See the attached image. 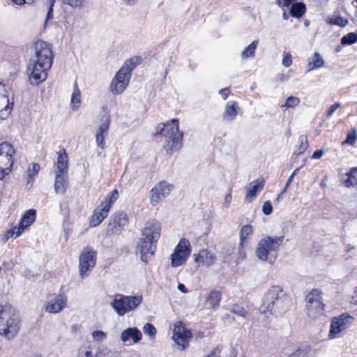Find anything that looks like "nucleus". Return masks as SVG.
<instances>
[{
    "mask_svg": "<svg viewBox=\"0 0 357 357\" xmlns=\"http://www.w3.org/2000/svg\"><path fill=\"white\" fill-rule=\"evenodd\" d=\"M290 307V299L280 286H272L266 292L261 305L264 313L282 315Z\"/></svg>",
    "mask_w": 357,
    "mask_h": 357,
    "instance_id": "obj_1",
    "label": "nucleus"
},
{
    "mask_svg": "<svg viewBox=\"0 0 357 357\" xmlns=\"http://www.w3.org/2000/svg\"><path fill=\"white\" fill-rule=\"evenodd\" d=\"M142 61V59L139 56H135L125 61L110 83L109 90L114 95L121 94L125 91L129 84L132 71Z\"/></svg>",
    "mask_w": 357,
    "mask_h": 357,
    "instance_id": "obj_2",
    "label": "nucleus"
},
{
    "mask_svg": "<svg viewBox=\"0 0 357 357\" xmlns=\"http://www.w3.org/2000/svg\"><path fill=\"white\" fill-rule=\"evenodd\" d=\"M158 134L165 138L164 149L168 154L178 151L181 147L183 132L179 131L178 119H173L163 124Z\"/></svg>",
    "mask_w": 357,
    "mask_h": 357,
    "instance_id": "obj_3",
    "label": "nucleus"
},
{
    "mask_svg": "<svg viewBox=\"0 0 357 357\" xmlns=\"http://www.w3.org/2000/svg\"><path fill=\"white\" fill-rule=\"evenodd\" d=\"M20 319L15 309L0 305V335L13 337L20 330Z\"/></svg>",
    "mask_w": 357,
    "mask_h": 357,
    "instance_id": "obj_4",
    "label": "nucleus"
},
{
    "mask_svg": "<svg viewBox=\"0 0 357 357\" xmlns=\"http://www.w3.org/2000/svg\"><path fill=\"white\" fill-rule=\"evenodd\" d=\"M284 236H266L260 239L255 250L256 257L262 261L268 259L271 252H277L282 244Z\"/></svg>",
    "mask_w": 357,
    "mask_h": 357,
    "instance_id": "obj_5",
    "label": "nucleus"
},
{
    "mask_svg": "<svg viewBox=\"0 0 357 357\" xmlns=\"http://www.w3.org/2000/svg\"><path fill=\"white\" fill-rule=\"evenodd\" d=\"M142 296H123L116 294L111 305L119 316H123L135 310L142 302Z\"/></svg>",
    "mask_w": 357,
    "mask_h": 357,
    "instance_id": "obj_6",
    "label": "nucleus"
},
{
    "mask_svg": "<svg viewBox=\"0 0 357 357\" xmlns=\"http://www.w3.org/2000/svg\"><path fill=\"white\" fill-rule=\"evenodd\" d=\"M322 292L318 289H313L305 298V310L307 316L312 319L319 317L324 314V304Z\"/></svg>",
    "mask_w": 357,
    "mask_h": 357,
    "instance_id": "obj_7",
    "label": "nucleus"
},
{
    "mask_svg": "<svg viewBox=\"0 0 357 357\" xmlns=\"http://www.w3.org/2000/svg\"><path fill=\"white\" fill-rule=\"evenodd\" d=\"M52 47L50 43L43 40H38L33 46V54L30 61L42 63L43 66H52L53 63Z\"/></svg>",
    "mask_w": 357,
    "mask_h": 357,
    "instance_id": "obj_8",
    "label": "nucleus"
},
{
    "mask_svg": "<svg viewBox=\"0 0 357 357\" xmlns=\"http://www.w3.org/2000/svg\"><path fill=\"white\" fill-rule=\"evenodd\" d=\"M14 153L15 150L10 143L3 142L0 144V180L11 172Z\"/></svg>",
    "mask_w": 357,
    "mask_h": 357,
    "instance_id": "obj_9",
    "label": "nucleus"
},
{
    "mask_svg": "<svg viewBox=\"0 0 357 357\" xmlns=\"http://www.w3.org/2000/svg\"><path fill=\"white\" fill-rule=\"evenodd\" d=\"M97 252L89 247L83 249L79 256V271L82 279L87 278L96 263Z\"/></svg>",
    "mask_w": 357,
    "mask_h": 357,
    "instance_id": "obj_10",
    "label": "nucleus"
},
{
    "mask_svg": "<svg viewBox=\"0 0 357 357\" xmlns=\"http://www.w3.org/2000/svg\"><path fill=\"white\" fill-rule=\"evenodd\" d=\"M354 320V318L347 313L333 317L331 323L328 334L330 339L342 337V333L350 327Z\"/></svg>",
    "mask_w": 357,
    "mask_h": 357,
    "instance_id": "obj_11",
    "label": "nucleus"
},
{
    "mask_svg": "<svg viewBox=\"0 0 357 357\" xmlns=\"http://www.w3.org/2000/svg\"><path fill=\"white\" fill-rule=\"evenodd\" d=\"M52 66H43L29 60L27 67V73L29 75V80L31 85H38L46 80L47 77V71Z\"/></svg>",
    "mask_w": 357,
    "mask_h": 357,
    "instance_id": "obj_12",
    "label": "nucleus"
},
{
    "mask_svg": "<svg viewBox=\"0 0 357 357\" xmlns=\"http://www.w3.org/2000/svg\"><path fill=\"white\" fill-rule=\"evenodd\" d=\"M191 252L190 243L186 238H181L171 255L172 266L177 267L183 264Z\"/></svg>",
    "mask_w": 357,
    "mask_h": 357,
    "instance_id": "obj_13",
    "label": "nucleus"
},
{
    "mask_svg": "<svg viewBox=\"0 0 357 357\" xmlns=\"http://www.w3.org/2000/svg\"><path fill=\"white\" fill-rule=\"evenodd\" d=\"M157 243L142 236L139 238L136 248V253L140 255L141 260L147 263L156 250Z\"/></svg>",
    "mask_w": 357,
    "mask_h": 357,
    "instance_id": "obj_14",
    "label": "nucleus"
},
{
    "mask_svg": "<svg viewBox=\"0 0 357 357\" xmlns=\"http://www.w3.org/2000/svg\"><path fill=\"white\" fill-rule=\"evenodd\" d=\"M172 189V185L166 181L159 182L151 190L150 203L152 206H156L159 202L167 197Z\"/></svg>",
    "mask_w": 357,
    "mask_h": 357,
    "instance_id": "obj_15",
    "label": "nucleus"
},
{
    "mask_svg": "<svg viewBox=\"0 0 357 357\" xmlns=\"http://www.w3.org/2000/svg\"><path fill=\"white\" fill-rule=\"evenodd\" d=\"M191 337L192 333L183 326L181 322L175 325L172 339L181 347V350H184L188 347V342Z\"/></svg>",
    "mask_w": 357,
    "mask_h": 357,
    "instance_id": "obj_16",
    "label": "nucleus"
},
{
    "mask_svg": "<svg viewBox=\"0 0 357 357\" xmlns=\"http://www.w3.org/2000/svg\"><path fill=\"white\" fill-rule=\"evenodd\" d=\"M160 223L155 219H150L146 222L144 227L142 230V236L145 237V239L158 243L160 236Z\"/></svg>",
    "mask_w": 357,
    "mask_h": 357,
    "instance_id": "obj_17",
    "label": "nucleus"
},
{
    "mask_svg": "<svg viewBox=\"0 0 357 357\" xmlns=\"http://www.w3.org/2000/svg\"><path fill=\"white\" fill-rule=\"evenodd\" d=\"M68 298L65 294H59L50 298L45 304V310L50 314H57L66 306Z\"/></svg>",
    "mask_w": 357,
    "mask_h": 357,
    "instance_id": "obj_18",
    "label": "nucleus"
},
{
    "mask_svg": "<svg viewBox=\"0 0 357 357\" xmlns=\"http://www.w3.org/2000/svg\"><path fill=\"white\" fill-rule=\"evenodd\" d=\"M128 218L127 214L123 211L116 212L112 217L107 229V235L121 231L128 223Z\"/></svg>",
    "mask_w": 357,
    "mask_h": 357,
    "instance_id": "obj_19",
    "label": "nucleus"
},
{
    "mask_svg": "<svg viewBox=\"0 0 357 357\" xmlns=\"http://www.w3.org/2000/svg\"><path fill=\"white\" fill-rule=\"evenodd\" d=\"M141 331L136 327L128 328L123 331L120 339L123 342H127L132 340L133 344L139 342L142 339Z\"/></svg>",
    "mask_w": 357,
    "mask_h": 357,
    "instance_id": "obj_20",
    "label": "nucleus"
},
{
    "mask_svg": "<svg viewBox=\"0 0 357 357\" xmlns=\"http://www.w3.org/2000/svg\"><path fill=\"white\" fill-rule=\"evenodd\" d=\"M36 211L35 209H29L22 215L19 227H17V236H20L24 230L30 226L36 220Z\"/></svg>",
    "mask_w": 357,
    "mask_h": 357,
    "instance_id": "obj_21",
    "label": "nucleus"
},
{
    "mask_svg": "<svg viewBox=\"0 0 357 357\" xmlns=\"http://www.w3.org/2000/svg\"><path fill=\"white\" fill-rule=\"evenodd\" d=\"M68 185L67 173H55L54 189L56 194H63Z\"/></svg>",
    "mask_w": 357,
    "mask_h": 357,
    "instance_id": "obj_22",
    "label": "nucleus"
},
{
    "mask_svg": "<svg viewBox=\"0 0 357 357\" xmlns=\"http://www.w3.org/2000/svg\"><path fill=\"white\" fill-rule=\"evenodd\" d=\"M264 186V180H256L250 184L247 188V193L245 197V202H251L257 195V192L261 191Z\"/></svg>",
    "mask_w": 357,
    "mask_h": 357,
    "instance_id": "obj_23",
    "label": "nucleus"
},
{
    "mask_svg": "<svg viewBox=\"0 0 357 357\" xmlns=\"http://www.w3.org/2000/svg\"><path fill=\"white\" fill-rule=\"evenodd\" d=\"M108 208V206H101L100 205V207L95 209L90 222V225L91 227H96L102 222V220L107 216L108 212L109 211Z\"/></svg>",
    "mask_w": 357,
    "mask_h": 357,
    "instance_id": "obj_24",
    "label": "nucleus"
},
{
    "mask_svg": "<svg viewBox=\"0 0 357 357\" xmlns=\"http://www.w3.org/2000/svg\"><path fill=\"white\" fill-rule=\"evenodd\" d=\"M13 105V102H9L8 92L5 85L0 82V112H1L2 109H4L5 112H6V114L8 115L12 110Z\"/></svg>",
    "mask_w": 357,
    "mask_h": 357,
    "instance_id": "obj_25",
    "label": "nucleus"
},
{
    "mask_svg": "<svg viewBox=\"0 0 357 357\" xmlns=\"http://www.w3.org/2000/svg\"><path fill=\"white\" fill-rule=\"evenodd\" d=\"M196 261H199L203 266L209 267L215 263V256L208 250H202L195 258Z\"/></svg>",
    "mask_w": 357,
    "mask_h": 357,
    "instance_id": "obj_26",
    "label": "nucleus"
},
{
    "mask_svg": "<svg viewBox=\"0 0 357 357\" xmlns=\"http://www.w3.org/2000/svg\"><path fill=\"white\" fill-rule=\"evenodd\" d=\"M68 169V155L65 149L60 150L58 154L55 173H67Z\"/></svg>",
    "mask_w": 357,
    "mask_h": 357,
    "instance_id": "obj_27",
    "label": "nucleus"
},
{
    "mask_svg": "<svg viewBox=\"0 0 357 357\" xmlns=\"http://www.w3.org/2000/svg\"><path fill=\"white\" fill-rule=\"evenodd\" d=\"M238 103L235 101H229L225 106V111L222 114V119L226 121H231L238 114Z\"/></svg>",
    "mask_w": 357,
    "mask_h": 357,
    "instance_id": "obj_28",
    "label": "nucleus"
},
{
    "mask_svg": "<svg viewBox=\"0 0 357 357\" xmlns=\"http://www.w3.org/2000/svg\"><path fill=\"white\" fill-rule=\"evenodd\" d=\"M324 65V60L319 53L315 52L311 58L308 59V71L315 68H319Z\"/></svg>",
    "mask_w": 357,
    "mask_h": 357,
    "instance_id": "obj_29",
    "label": "nucleus"
},
{
    "mask_svg": "<svg viewBox=\"0 0 357 357\" xmlns=\"http://www.w3.org/2000/svg\"><path fill=\"white\" fill-rule=\"evenodd\" d=\"M220 300V292L218 291H211L209 296L207 298L206 303L210 307L215 309L216 307L219 305Z\"/></svg>",
    "mask_w": 357,
    "mask_h": 357,
    "instance_id": "obj_30",
    "label": "nucleus"
},
{
    "mask_svg": "<svg viewBox=\"0 0 357 357\" xmlns=\"http://www.w3.org/2000/svg\"><path fill=\"white\" fill-rule=\"evenodd\" d=\"M305 11V4L302 2L293 3L290 8L289 13L292 17H301Z\"/></svg>",
    "mask_w": 357,
    "mask_h": 357,
    "instance_id": "obj_31",
    "label": "nucleus"
},
{
    "mask_svg": "<svg viewBox=\"0 0 357 357\" xmlns=\"http://www.w3.org/2000/svg\"><path fill=\"white\" fill-rule=\"evenodd\" d=\"M258 43V40H254L247 47H245L241 54L242 59L254 57Z\"/></svg>",
    "mask_w": 357,
    "mask_h": 357,
    "instance_id": "obj_32",
    "label": "nucleus"
},
{
    "mask_svg": "<svg viewBox=\"0 0 357 357\" xmlns=\"http://www.w3.org/2000/svg\"><path fill=\"white\" fill-rule=\"evenodd\" d=\"M347 178L344 181V185L347 188L357 185V168H353L347 174Z\"/></svg>",
    "mask_w": 357,
    "mask_h": 357,
    "instance_id": "obj_33",
    "label": "nucleus"
},
{
    "mask_svg": "<svg viewBox=\"0 0 357 357\" xmlns=\"http://www.w3.org/2000/svg\"><path fill=\"white\" fill-rule=\"evenodd\" d=\"M110 125V119L109 116H105L102 119V123L99 126L96 134L99 135L106 136Z\"/></svg>",
    "mask_w": 357,
    "mask_h": 357,
    "instance_id": "obj_34",
    "label": "nucleus"
},
{
    "mask_svg": "<svg viewBox=\"0 0 357 357\" xmlns=\"http://www.w3.org/2000/svg\"><path fill=\"white\" fill-rule=\"evenodd\" d=\"M253 232L252 227L250 225H246L242 227L240 233V245L241 247L243 246V243L245 240L248 238V236L252 234Z\"/></svg>",
    "mask_w": 357,
    "mask_h": 357,
    "instance_id": "obj_35",
    "label": "nucleus"
},
{
    "mask_svg": "<svg viewBox=\"0 0 357 357\" xmlns=\"http://www.w3.org/2000/svg\"><path fill=\"white\" fill-rule=\"evenodd\" d=\"M80 97H81L80 91L78 89L77 83H75L74 91L72 94L71 100H70V104L72 105L74 110L76 108H77L79 105L80 104Z\"/></svg>",
    "mask_w": 357,
    "mask_h": 357,
    "instance_id": "obj_36",
    "label": "nucleus"
},
{
    "mask_svg": "<svg viewBox=\"0 0 357 357\" xmlns=\"http://www.w3.org/2000/svg\"><path fill=\"white\" fill-rule=\"evenodd\" d=\"M119 198V192L116 189L113 190L101 203V206H108V210L109 211L112 206V204Z\"/></svg>",
    "mask_w": 357,
    "mask_h": 357,
    "instance_id": "obj_37",
    "label": "nucleus"
},
{
    "mask_svg": "<svg viewBox=\"0 0 357 357\" xmlns=\"http://www.w3.org/2000/svg\"><path fill=\"white\" fill-rule=\"evenodd\" d=\"M77 357H93L91 347L88 346L81 347L78 349ZM95 357H100V353L97 352Z\"/></svg>",
    "mask_w": 357,
    "mask_h": 357,
    "instance_id": "obj_38",
    "label": "nucleus"
},
{
    "mask_svg": "<svg viewBox=\"0 0 357 357\" xmlns=\"http://www.w3.org/2000/svg\"><path fill=\"white\" fill-rule=\"evenodd\" d=\"M311 349L308 346H302L298 348L289 357H309Z\"/></svg>",
    "mask_w": 357,
    "mask_h": 357,
    "instance_id": "obj_39",
    "label": "nucleus"
},
{
    "mask_svg": "<svg viewBox=\"0 0 357 357\" xmlns=\"http://www.w3.org/2000/svg\"><path fill=\"white\" fill-rule=\"evenodd\" d=\"M357 42V33L351 32L344 36L341 39V44L343 45H351Z\"/></svg>",
    "mask_w": 357,
    "mask_h": 357,
    "instance_id": "obj_40",
    "label": "nucleus"
},
{
    "mask_svg": "<svg viewBox=\"0 0 357 357\" xmlns=\"http://www.w3.org/2000/svg\"><path fill=\"white\" fill-rule=\"evenodd\" d=\"M328 23L340 27H344L348 24V20L341 16H334L328 18Z\"/></svg>",
    "mask_w": 357,
    "mask_h": 357,
    "instance_id": "obj_41",
    "label": "nucleus"
},
{
    "mask_svg": "<svg viewBox=\"0 0 357 357\" xmlns=\"http://www.w3.org/2000/svg\"><path fill=\"white\" fill-rule=\"evenodd\" d=\"M143 331L145 335L149 336L150 339L155 338L156 334V328L153 324L146 323L143 327Z\"/></svg>",
    "mask_w": 357,
    "mask_h": 357,
    "instance_id": "obj_42",
    "label": "nucleus"
},
{
    "mask_svg": "<svg viewBox=\"0 0 357 357\" xmlns=\"http://www.w3.org/2000/svg\"><path fill=\"white\" fill-rule=\"evenodd\" d=\"M300 103V99L298 97L289 96L287 98L285 103L282 107L287 108H294L298 106Z\"/></svg>",
    "mask_w": 357,
    "mask_h": 357,
    "instance_id": "obj_43",
    "label": "nucleus"
},
{
    "mask_svg": "<svg viewBox=\"0 0 357 357\" xmlns=\"http://www.w3.org/2000/svg\"><path fill=\"white\" fill-rule=\"evenodd\" d=\"M299 143L298 151L296 153V155L303 153L307 149L308 142L307 137L305 135H301L299 137Z\"/></svg>",
    "mask_w": 357,
    "mask_h": 357,
    "instance_id": "obj_44",
    "label": "nucleus"
},
{
    "mask_svg": "<svg viewBox=\"0 0 357 357\" xmlns=\"http://www.w3.org/2000/svg\"><path fill=\"white\" fill-rule=\"evenodd\" d=\"M63 2L73 8L80 9L84 6L86 0H63Z\"/></svg>",
    "mask_w": 357,
    "mask_h": 357,
    "instance_id": "obj_45",
    "label": "nucleus"
},
{
    "mask_svg": "<svg viewBox=\"0 0 357 357\" xmlns=\"http://www.w3.org/2000/svg\"><path fill=\"white\" fill-rule=\"evenodd\" d=\"M357 139V132L354 129L352 132L348 133L347 139L343 143L353 145Z\"/></svg>",
    "mask_w": 357,
    "mask_h": 357,
    "instance_id": "obj_46",
    "label": "nucleus"
},
{
    "mask_svg": "<svg viewBox=\"0 0 357 357\" xmlns=\"http://www.w3.org/2000/svg\"><path fill=\"white\" fill-rule=\"evenodd\" d=\"M48 1V10L46 15L45 24L50 20L53 19V6L55 0H47Z\"/></svg>",
    "mask_w": 357,
    "mask_h": 357,
    "instance_id": "obj_47",
    "label": "nucleus"
},
{
    "mask_svg": "<svg viewBox=\"0 0 357 357\" xmlns=\"http://www.w3.org/2000/svg\"><path fill=\"white\" fill-rule=\"evenodd\" d=\"M231 312L242 317H245L247 314V311L243 307L238 305H234L232 307Z\"/></svg>",
    "mask_w": 357,
    "mask_h": 357,
    "instance_id": "obj_48",
    "label": "nucleus"
},
{
    "mask_svg": "<svg viewBox=\"0 0 357 357\" xmlns=\"http://www.w3.org/2000/svg\"><path fill=\"white\" fill-rule=\"evenodd\" d=\"M92 337L95 340L101 342L107 338V333L102 331H95L92 333Z\"/></svg>",
    "mask_w": 357,
    "mask_h": 357,
    "instance_id": "obj_49",
    "label": "nucleus"
},
{
    "mask_svg": "<svg viewBox=\"0 0 357 357\" xmlns=\"http://www.w3.org/2000/svg\"><path fill=\"white\" fill-rule=\"evenodd\" d=\"M40 170V165L37 163H34L32 165L31 168H29L27 170V174L30 178H34V176L38 173Z\"/></svg>",
    "mask_w": 357,
    "mask_h": 357,
    "instance_id": "obj_50",
    "label": "nucleus"
},
{
    "mask_svg": "<svg viewBox=\"0 0 357 357\" xmlns=\"http://www.w3.org/2000/svg\"><path fill=\"white\" fill-rule=\"evenodd\" d=\"M292 63L291 55L289 52H284L282 64L287 68L289 67Z\"/></svg>",
    "mask_w": 357,
    "mask_h": 357,
    "instance_id": "obj_51",
    "label": "nucleus"
},
{
    "mask_svg": "<svg viewBox=\"0 0 357 357\" xmlns=\"http://www.w3.org/2000/svg\"><path fill=\"white\" fill-rule=\"evenodd\" d=\"M105 136L103 135H99L96 134V142L97 144V146L100 147L102 150H103L105 147Z\"/></svg>",
    "mask_w": 357,
    "mask_h": 357,
    "instance_id": "obj_52",
    "label": "nucleus"
},
{
    "mask_svg": "<svg viewBox=\"0 0 357 357\" xmlns=\"http://www.w3.org/2000/svg\"><path fill=\"white\" fill-rule=\"evenodd\" d=\"M263 213L268 215H270L273 211V207L271 203L269 201L266 202L262 206Z\"/></svg>",
    "mask_w": 357,
    "mask_h": 357,
    "instance_id": "obj_53",
    "label": "nucleus"
},
{
    "mask_svg": "<svg viewBox=\"0 0 357 357\" xmlns=\"http://www.w3.org/2000/svg\"><path fill=\"white\" fill-rule=\"evenodd\" d=\"M340 106V102H336L335 104H333V105H331L330 107V108L328 109L327 111V117L329 118L331 117L333 113L335 112V111Z\"/></svg>",
    "mask_w": 357,
    "mask_h": 357,
    "instance_id": "obj_54",
    "label": "nucleus"
},
{
    "mask_svg": "<svg viewBox=\"0 0 357 357\" xmlns=\"http://www.w3.org/2000/svg\"><path fill=\"white\" fill-rule=\"evenodd\" d=\"M17 227H15L12 228L11 229L8 230L6 234V238H9L10 237H13L14 234H15V237H17Z\"/></svg>",
    "mask_w": 357,
    "mask_h": 357,
    "instance_id": "obj_55",
    "label": "nucleus"
},
{
    "mask_svg": "<svg viewBox=\"0 0 357 357\" xmlns=\"http://www.w3.org/2000/svg\"><path fill=\"white\" fill-rule=\"evenodd\" d=\"M222 347H217L207 357H219Z\"/></svg>",
    "mask_w": 357,
    "mask_h": 357,
    "instance_id": "obj_56",
    "label": "nucleus"
},
{
    "mask_svg": "<svg viewBox=\"0 0 357 357\" xmlns=\"http://www.w3.org/2000/svg\"><path fill=\"white\" fill-rule=\"evenodd\" d=\"M293 178H294V176H290L288 178V180L287 181V183H286V185H285V187L284 188V190L281 192V193L278 195L277 199L279 200V199L280 198L281 195L285 192L286 189L287 188V187L291 183L292 181H293Z\"/></svg>",
    "mask_w": 357,
    "mask_h": 357,
    "instance_id": "obj_57",
    "label": "nucleus"
},
{
    "mask_svg": "<svg viewBox=\"0 0 357 357\" xmlns=\"http://www.w3.org/2000/svg\"><path fill=\"white\" fill-rule=\"evenodd\" d=\"M323 154L324 151L322 150H317L312 153V158L319 159L323 155Z\"/></svg>",
    "mask_w": 357,
    "mask_h": 357,
    "instance_id": "obj_58",
    "label": "nucleus"
},
{
    "mask_svg": "<svg viewBox=\"0 0 357 357\" xmlns=\"http://www.w3.org/2000/svg\"><path fill=\"white\" fill-rule=\"evenodd\" d=\"M15 4L22 6L25 3H31L33 0H12Z\"/></svg>",
    "mask_w": 357,
    "mask_h": 357,
    "instance_id": "obj_59",
    "label": "nucleus"
},
{
    "mask_svg": "<svg viewBox=\"0 0 357 357\" xmlns=\"http://www.w3.org/2000/svg\"><path fill=\"white\" fill-rule=\"evenodd\" d=\"M220 93L222 96L224 100H226L229 93V91L227 88L222 89L220 91Z\"/></svg>",
    "mask_w": 357,
    "mask_h": 357,
    "instance_id": "obj_60",
    "label": "nucleus"
},
{
    "mask_svg": "<svg viewBox=\"0 0 357 357\" xmlns=\"http://www.w3.org/2000/svg\"><path fill=\"white\" fill-rule=\"evenodd\" d=\"M177 289L182 293L185 294L188 292V289H186L185 286L182 283H178Z\"/></svg>",
    "mask_w": 357,
    "mask_h": 357,
    "instance_id": "obj_61",
    "label": "nucleus"
},
{
    "mask_svg": "<svg viewBox=\"0 0 357 357\" xmlns=\"http://www.w3.org/2000/svg\"><path fill=\"white\" fill-rule=\"evenodd\" d=\"M126 5L131 6L136 3V0H122Z\"/></svg>",
    "mask_w": 357,
    "mask_h": 357,
    "instance_id": "obj_62",
    "label": "nucleus"
},
{
    "mask_svg": "<svg viewBox=\"0 0 357 357\" xmlns=\"http://www.w3.org/2000/svg\"><path fill=\"white\" fill-rule=\"evenodd\" d=\"M352 302L354 304H357V287L354 290V295L352 297Z\"/></svg>",
    "mask_w": 357,
    "mask_h": 357,
    "instance_id": "obj_63",
    "label": "nucleus"
},
{
    "mask_svg": "<svg viewBox=\"0 0 357 357\" xmlns=\"http://www.w3.org/2000/svg\"><path fill=\"white\" fill-rule=\"evenodd\" d=\"M231 199V194H227V195L225 196V203H227V205H228V204L230 203Z\"/></svg>",
    "mask_w": 357,
    "mask_h": 357,
    "instance_id": "obj_64",
    "label": "nucleus"
}]
</instances>
